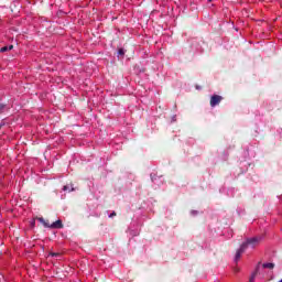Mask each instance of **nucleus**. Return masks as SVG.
I'll list each match as a JSON object with an SVG mask.
<instances>
[{"label":"nucleus","instance_id":"f257e3e1","mask_svg":"<svg viewBox=\"0 0 282 282\" xmlns=\"http://www.w3.org/2000/svg\"><path fill=\"white\" fill-rule=\"evenodd\" d=\"M261 237L248 238L242 246H245V250H248V248H257V246L261 243Z\"/></svg>","mask_w":282,"mask_h":282},{"label":"nucleus","instance_id":"dca6fc26","mask_svg":"<svg viewBox=\"0 0 282 282\" xmlns=\"http://www.w3.org/2000/svg\"><path fill=\"white\" fill-rule=\"evenodd\" d=\"M3 124H4V123H0V129H1V127H3Z\"/></svg>","mask_w":282,"mask_h":282},{"label":"nucleus","instance_id":"7ed1b4c3","mask_svg":"<svg viewBox=\"0 0 282 282\" xmlns=\"http://www.w3.org/2000/svg\"><path fill=\"white\" fill-rule=\"evenodd\" d=\"M44 226L45 228H55V229H61L63 228V221L62 220H56L54 221L53 224H47V223H44Z\"/></svg>","mask_w":282,"mask_h":282},{"label":"nucleus","instance_id":"9d476101","mask_svg":"<svg viewBox=\"0 0 282 282\" xmlns=\"http://www.w3.org/2000/svg\"><path fill=\"white\" fill-rule=\"evenodd\" d=\"M257 274H252L251 278L249 279V282H254V279H256Z\"/></svg>","mask_w":282,"mask_h":282},{"label":"nucleus","instance_id":"ddd939ff","mask_svg":"<svg viewBox=\"0 0 282 282\" xmlns=\"http://www.w3.org/2000/svg\"><path fill=\"white\" fill-rule=\"evenodd\" d=\"M40 221H42V224H46L45 220L43 218H40Z\"/></svg>","mask_w":282,"mask_h":282},{"label":"nucleus","instance_id":"2eb2a0df","mask_svg":"<svg viewBox=\"0 0 282 282\" xmlns=\"http://www.w3.org/2000/svg\"><path fill=\"white\" fill-rule=\"evenodd\" d=\"M192 215H197V212H195V210H192Z\"/></svg>","mask_w":282,"mask_h":282},{"label":"nucleus","instance_id":"20e7f679","mask_svg":"<svg viewBox=\"0 0 282 282\" xmlns=\"http://www.w3.org/2000/svg\"><path fill=\"white\" fill-rule=\"evenodd\" d=\"M246 252V245L240 246V248L237 250L236 256H235V263L241 259V254Z\"/></svg>","mask_w":282,"mask_h":282},{"label":"nucleus","instance_id":"f3484780","mask_svg":"<svg viewBox=\"0 0 282 282\" xmlns=\"http://www.w3.org/2000/svg\"><path fill=\"white\" fill-rule=\"evenodd\" d=\"M213 0H208V2L210 3Z\"/></svg>","mask_w":282,"mask_h":282},{"label":"nucleus","instance_id":"39448f33","mask_svg":"<svg viewBox=\"0 0 282 282\" xmlns=\"http://www.w3.org/2000/svg\"><path fill=\"white\" fill-rule=\"evenodd\" d=\"M262 268L268 269V270H274V263H272V262L263 263Z\"/></svg>","mask_w":282,"mask_h":282},{"label":"nucleus","instance_id":"0eeeda50","mask_svg":"<svg viewBox=\"0 0 282 282\" xmlns=\"http://www.w3.org/2000/svg\"><path fill=\"white\" fill-rule=\"evenodd\" d=\"M14 46L13 45H9V46H4L2 48H0V52H10V50H13Z\"/></svg>","mask_w":282,"mask_h":282},{"label":"nucleus","instance_id":"6e6552de","mask_svg":"<svg viewBox=\"0 0 282 282\" xmlns=\"http://www.w3.org/2000/svg\"><path fill=\"white\" fill-rule=\"evenodd\" d=\"M63 191H68V193H72V191H74V187L68 186V185H65V186L63 187Z\"/></svg>","mask_w":282,"mask_h":282},{"label":"nucleus","instance_id":"4468645a","mask_svg":"<svg viewBox=\"0 0 282 282\" xmlns=\"http://www.w3.org/2000/svg\"><path fill=\"white\" fill-rule=\"evenodd\" d=\"M151 180H152V182H155V178L153 177V174H151Z\"/></svg>","mask_w":282,"mask_h":282},{"label":"nucleus","instance_id":"f8f14e48","mask_svg":"<svg viewBox=\"0 0 282 282\" xmlns=\"http://www.w3.org/2000/svg\"><path fill=\"white\" fill-rule=\"evenodd\" d=\"M109 217H116V212L109 215Z\"/></svg>","mask_w":282,"mask_h":282},{"label":"nucleus","instance_id":"1a4fd4ad","mask_svg":"<svg viewBox=\"0 0 282 282\" xmlns=\"http://www.w3.org/2000/svg\"><path fill=\"white\" fill-rule=\"evenodd\" d=\"M117 55H118V57L124 56V51H123V48H119Z\"/></svg>","mask_w":282,"mask_h":282},{"label":"nucleus","instance_id":"f03ea898","mask_svg":"<svg viewBox=\"0 0 282 282\" xmlns=\"http://www.w3.org/2000/svg\"><path fill=\"white\" fill-rule=\"evenodd\" d=\"M221 100H224V97H221L219 95H213L210 97V107H217V105H219V102H221Z\"/></svg>","mask_w":282,"mask_h":282},{"label":"nucleus","instance_id":"423d86ee","mask_svg":"<svg viewBox=\"0 0 282 282\" xmlns=\"http://www.w3.org/2000/svg\"><path fill=\"white\" fill-rule=\"evenodd\" d=\"M8 105L6 104H0V113H4V111H8Z\"/></svg>","mask_w":282,"mask_h":282},{"label":"nucleus","instance_id":"9b49d317","mask_svg":"<svg viewBox=\"0 0 282 282\" xmlns=\"http://www.w3.org/2000/svg\"><path fill=\"white\" fill-rule=\"evenodd\" d=\"M59 256L61 253H56V252L51 253V257H59Z\"/></svg>","mask_w":282,"mask_h":282}]
</instances>
